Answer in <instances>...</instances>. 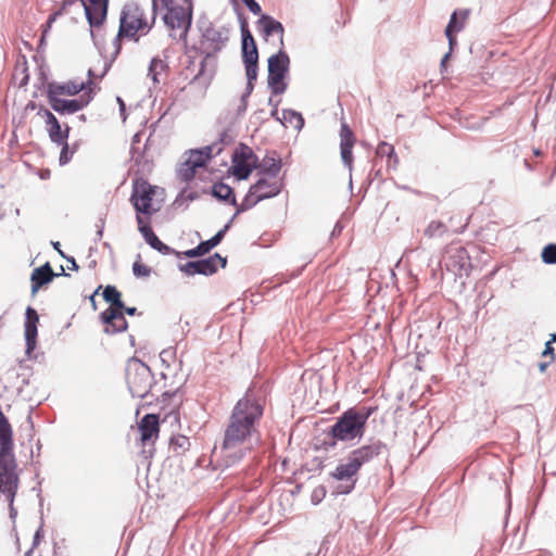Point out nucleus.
Here are the masks:
<instances>
[{
    "label": "nucleus",
    "instance_id": "obj_4",
    "mask_svg": "<svg viewBox=\"0 0 556 556\" xmlns=\"http://www.w3.org/2000/svg\"><path fill=\"white\" fill-rule=\"evenodd\" d=\"M201 38L199 42V51L203 54L198 73L191 79V84H199L206 88L216 72L215 55L219 53L229 40L228 28L220 26L215 27L211 22L200 26Z\"/></svg>",
    "mask_w": 556,
    "mask_h": 556
},
{
    "label": "nucleus",
    "instance_id": "obj_38",
    "mask_svg": "<svg viewBox=\"0 0 556 556\" xmlns=\"http://www.w3.org/2000/svg\"><path fill=\"white\" fill-rule=\"evenodd\" d=\"M541 257L544 264H556V243H548L542 250Z\"/></svg>",
    "mask_w": 556,
    "mask_h": 556
},
{
    "label": "nucleus",
    "instance_id": "obj_35",
    "mask_svg": "<svg viewBox=\"0 0 556 556\" xmlns=\"http://www.w3.org/2000/svg\"><path fill=\"white\" fill-rule=\"evenodd\" d=\"M50 140L55 144H62L68 138L70 127L66 125L65 129L61 128L60 123L52 127H47Z\"/></svg>",
    "mask_w": 556,
    "mask_h": 556
},
{
    "label": "nucleus",
    "instance_id": "obj_5",
    "mask_svg": "<svg viewBox=\"0 0 556 556\" xmlns=\"http://www.w3.org/2000/svg\"><path fill=\"white\" fill-rule=\"evenodd\" d=\"M372 414L371 407L349 408L337 421L329 428L328 434L331 437V446L336 445L334 440L352 441L362 439L368 418Z\"/></svg>",
    "mask_w": 556,
    "mask_h": 556
},
{
    "label": "nucleus",
    "instance_id": "obj_57",
    "mask_svg": "<svg viewBox=\"0 0 556 556\" xmlns=\"http://www.w3.org/2000/svg\"><path fill=\"white\" fill-rule=\"evenodd\" d=\"M26 71H27V68H26V67H24V68H23V74H24V76H23V78H22V79H21V81H20V87H23V86L27 85V83H28V80H29V75L26 73Z\"/></svg>",
    "mask_w": 556,
    "mask_h": 556
},
{
    "label": "nucleus",
    "instance_id": "obj_2",
    "mask_svg": "<svg viewBox=\"0 0 556 556\" xmlns=\"http://www.w3.org/2000/svg\"><path fill=\"white\" fill-rule=\"evenodd\" d=\"M263 404L255 397L252 389L236 403L220 446L225 466L230 467L239 463L251 450L249 441L256 431V422L263 416Z\"/></svg>",
    "mask_w": 556,
    "mask_h": 556
},
{
    "label": "nucleus",
    "instance_id": "obj_3",
    "mask_svg": "<svg viewBox=\"0 0 556 556\" xmlns=\"http://www.w3.org/2000/svg\"><path fill=\"white\" fill-rule=\"evenodd\" d=\"M384 450L386 444L377 440L351 451L330 472V477L339 482L334 488V493L350 494L355 489L357 473L362 466L371 462Z\"/></svg>",
    "mask_w": 556,
    "mask_h": 556
},
{
    "label": "nucleus",
    "instance_id": "obj_34",
    "mask_svg": "<svg viewBox=\"0 0 556 556\" xmlns=\"http://www.w3.org/2000/svg\"><path fill=\"white\" fill-rule=\"evenodd\" d=\"M377 155L388 157V166L395 167L399 163L393 146L388 142H380L376 150Z\"/></svg>",
    "mask_w": 556,
    "mask_h": 556
},
{
    "label": "nucleus",
    "instance_id": "obj_41",
    "mask_svg": "<svg viewBox=\"0 0 556 556\" xmlns=\"http://www.w3.org/2000/svg\"><path fill=\"white\" fill-rule=\"evenodd\" d=\"M42 538H43V518L41 516L40 517V526L37 529V531L35 532L34 538H33L31 548L28 552H26L25 556H29L33 553V549L40 544Z\"/></svg>",
    "mask_w": 556,
    "mask_h": 556
},
{
    "label": "nucleus",
    "instance_id": "obj_44",
    "mask_svg": "<svg viewBox=\"0 0 556 556\" xmlns=\"http://www.w3.org/2000/svg\"><path fill=\"white\" fill-rule=\"evenodd\" d=\"M38 115H41L42 117H45V121H46V124H47V127H52L54 125H58L59 124V121L58 118L54 116V114L52 112H50L48 109H40L38 111Z\"/></svg>",
    "mask_w": 556,
    "mask_h": 556
},
{
    "label": "nucleus",
    "instance_id": "obj_15",
    "mask_svg": "<svg viewBox=\"0 0 556 556\" xmlns=\"http://www.w3.org/2000/svg\"><path fill=\"white\" fill-rule=\"evenodd\" d=\"M235 215L219 229L211 239L201 241L195 248L182 252L186 257L194 258L208 253L212 249L217 247L224 239L226 232L230 229Z\"/></svg>",
    "mask_w": 556,
    "mask_h": 556
},
{
    "label": "nucleus",
    "instance_id": "obj_37",
    "mask_svg": "<svg viewBox=\"0 0 556 556\" xmlns=\"http://www.w3.org/2000/svg\"><path fill=\"white\" fill-rule=\"evenodd\" d=\"M195 170L197 168L192 164H188V161H185L178 168L177 176L180 180L189 182L193 179Z\"/></svg>",
    "mask_w": 556,
    "mask_h": 556
},
{
    "label": "nucleus",
    "instance_id": "obj_31",
    "mask_svg": "<svg viewBox=\"0 0 556 556\" xmlns=\"http://www.w3.org/2000/svg\"><path fill=\"white\" fill-rule=\"evenodd\" d=\"M282 125H290L296 130H301L304 126V118L301 113L291 110H282Z\"/></svg>",
    "mask_w": 556,
    "mask_h": 556
},
{
    "label": "nucleus",
    "instance_id": "obj_7",
    "mask_svg": "<svg viewBox=\"0 0 556 556\" xmlns=\"http://www.w3.org/2000/svg\"><path fill=\"white\" fill-rule=\"evenodd\" d=\"M126 381L129 392L134 397L144 399L149 395L154 396L152 392L154 386V376L150 367L137 357H131L126 366Z\"/></svg>",
    "mask_w": 556,
    "mask_h": 556
},
{
    "label": "nucleus",
    "instance_id": "obj_20",
    "mask_svg": "<svg viewBox=\"0 0 556 556\" xmlns=\"http://www.w3.org/2000/svg\"><path fill=\"white\" fill-rule=\"evenodd\" d=\"M355 143V137L346 123L341 124L340 128V154L343 164L351 170L353 164L352 149Z\"/></svg>",
    "mask_w": 556,
    "mask_h": 556
},
{
    "label": "nucleus",
    "instance_id": "obj_58",
    "mask_svg": "<svg viewBox=\"0 0 556 556\" xmlns=\"http://www.w3.org/2000/svg\"><path fill=\"white\" fill-rule=\"evenodd\" d=\"M112 60L111 61H105L104 62V67H103V72L101 73V75L99 76L100 78H103L105 76V74L109 72L111 65H112Z\"/></svg>",
    "mask_w": 556,
    "mask_h": 556
},
{
    "label": "nucleus",
    "instance_id": "obj_1",
    "mask_svg": "<svg viewBox=\"0 0 556 556\" xmlns=\"http://www.w3.org/2000/svg\"><path fill=\"white\" fill-rule=\"evenodd\" d=\"M160 7L166 10L163 22L170 30V36L186 41L192 23V0H152L151 20L137 2H127L121 12L117 37L138 41L139 36L147 35L152 28Z\"/></svg>",
    "mask_w": 556,
    "mask_h": 556
},
{
    "label": "nucleus",
    "instance_id": "obj_22",
    "mask_svg": "<svg viewBox=\"0 0 556 556\" xmlns=\"http://www.w3.org/2000/svg\"><path fill=\"white\" fill-rule=\"evenodd\" d=\"M222 151L223 148L219 147V143L214 142L201 149L190 150L189 156L186 161H188V164H192L195 168L203 167L213 155H218Z\"/></svg>",
    "mask_w": 556,
    "mask_h": 556
},
{
    "label": "nucleus",
    "instance_id": "obj_19",
    "mask_svg": "<svg viewBox=\"0 0 556 556\" xmlns=\"http://www.w3.org/2000/svg\"><path fill=\"white\" fill-rule=\"evenodd\" d=\"M39 321V315L37 311L30 306L26 308L25 312V342L26 350L25 353L29 356L36 348L37 344V325Z\"/></svg>",
    "mask_w": 556,
    "mask_h": 556
},
{
    "label": "nucleus",
    "instance_id": "obj_9",
    "mask_svg": "<svg viewBox=\"0 0 556 556\" xmlns=\"http://www.w3.org/2000/svg\"><path fill=\"white\" fill-rule=\"evenodd\" d=\"M268 66V86L273 93L281 94L287 90L285 78L289 74L290 58L283 49L270 55L267 61Z\"/></svg>",
    "mask_w": 556,
    "mask_h": 556
},
{
    "label": "nucleus",
    "instance_id": "obj_24",
    "mask_svg": "<svg viewBox=\"0 0 556 556\" xmlns=\"http://www.w3.org/2000/svg\"><path fill=\"white\" fill-rule=\"evenodd\" d=\"M56 276H59V274H55L52 270V267L48 262L40 267L35 268L30 276L31 293L36 294L42 286L51 282Z\"/></svg>",
    "mask_w": 556,
    "mask_h": 556
},
{
    "label": "nucleus",
    "instance_id": "obj_14",
    "mask_svg": "<svg viewBox=\"0 0 556 556\" xmlns=\"http://www.w3.org/2000/svg\"><path fill=\"white\" fill-rule=\"evenodd\" d=\"M444 265L446 269L455 276H462L463 273L468 274L470 268V258L465 248L458 247L450 249L444 257Z\"/></svg>",
    "mask_w": 556,
    "mask_h": 556
},
{
    "label": "nucleus",
    "instance_id": "obj_46",
    "mask_svg": "<svg viewBox=\"0 0 556 556\" xmlns=\"http://www.w3.org/2000/svg\"><path fill=\"white\" fill-rule=\"evenodd\" d=\"M136 219L138 223V230L142 235L143 239H146L151 232H153V229L149 224L143 223L141 214H137Z\"/></svg>",
    "mask_w": 556,
    "mask_h": 556
},
{
    "label": "nucleus",
    "instance_id": "obj_13",
    "mask_svg": "<svg viewBox=\"0 0 556 556\" xmlns=\"http://www.w3.org/2000/svg\"><path fill=\"white\" fill-rule=\"evenodd\" d=\"M47 98L53 111L61 115H70L86 108L93 99V91L89 89L80 98L71 100L54 96H47Z\"/></svg>",
    "mask_w": 556,
    "mask_h": 556
},
{
    "label": "nucleus",
    "instance_id": "obj_6",
    "mask_svg": "<svg viewBox=\"0 0 556 556\" xmlns=\"http://www.w3.org/2000/svg\"><path fill=\"white\" fill-rule=\"evenodd\" d=\"M102 296L111 305L100 314V319L105 325L104 332L115 334L127 330L128 323L123 315L124 302L121 292L115 286L108 285Z\"/></svg>",
    "mask_w": 556,
    "mask_h": 556
},
{
    "label": "nucleus",
    "instance_id": "obj_61",
    "mask_svg": "<svg viewBox=\"0 0 556 556\" xmlns=\"http://www.w3.org/2000/svg\"><path fill=\"white\" fill-rule=\"evenodd\" d=\"M277 105L278 104L276 103L274 109H273V111L270 112V115L281 123L282 122V117H279V115H278Z\"/></svg>",
    "mask_w": 556,
    "mask_h": 556
},
{
    "label": "nucleus",
    "instance_id": "obj_10",
    "mask_svg": "<svg viewBox=\"0 0 556 556\" xmlns=\"http://www.w3.org/2000/svg\"><path fill=\"white\" fill-rule=\"evenodd\" d=\"M18 485L16 458L0 459V498L14 503Z\"/></svg>",
    "mask_w": 556,
    "mask_h": 556
},
{
    "label": "nucleus",
    "instance_id": "obj_59",
    "mask_svg": "<svg viewBox=\"0 0 556 556\" xmlns=\"http://www.w3.org/2000/svg\"><path fill=\"white\" fill-rule=\"evenodd\" d=\"M127 314V315H130V316H134L136 313H137V308L136 307H127L124 305V308H123V315L124 314Z\"/></svg>",
    "mask_w": 556,
    "mask_h": 556
},
{
    "label": "nucleus",
    "instance_id": "obj_51",
    "mask_svg": "<svg viewBox=\"0 0 556 556\" xmlns=\"http://www.w3.org/2000/svg\"><path fill=\"white\" fill-rule=\"evenodd\" d=\"M144 241L153 249L154 245L160 241V239L153 231L144 239Z\"/></svg>",
    "mask_w": 556,
    "mask_h": 556
},
{
    "label": "nucleus",
    "instance_id": "obj_62",
    "mask_svg": "<svg viewBox=\"0 0 556 556\" xmlns=\"http://www.w3.org/2000/svg\"><path fill=\"white\" fill-rule=\"evenodd\" d=\"M341 231H342V226L339 223H337L331 232V237L339 235Z\"/></svg>",
    "mask_w": 556,
    "mask_h": 556
},
{
    "label": "nucleus",
    "instance_id": "obj_45",
    "mask_svg": "<svg viewBox=\"0 0 556 556\" xmlns=\"http://www.w3.org/2000/svg\"><path fill=\"white\" fill-rule=\"evenodd\" d=\"M61 146H62V150L60 153L59 162L61 165H65L71 161V159L73 156V152L70 151L67 140H65Z\"/></svg>",
    "mask_w": 556,
    "mask_h": 556
},
{
    "label": "nucleus",
    "instance_id": "obj_12",
    "mask_svg": "<svg viewBox=\"0 0 556 556\" xmlns=\"http://www.w3.org/2000/svg\"><path fill=\"white\" fill-rule=\"evenodd\" d=\"M217 263L224 268L227 264V258L220 254L215 253L212 256L198 261H189L178 266L179 270L185 273L187 276L204 275L210 276L217 271Z\"/></svg>",
    "mask_w": 556,
    "mask_h": 556
},
{
    "label": "nucleus",
    "instance_id": "obj_55",
    "mask_svg": "<svg viewBox=\"0 0 556 556\" xmlns=\"http://www.w3.org/2000/svg\"><path fill=\"white\" fill-rule=\"evenodd\" d=\"M8 504H9V517L13 522H15V519L17 517V509L14 507V503L8 502Z\"/></svg>",
    "mask_w": 556,
    "mask_h": 556
},
{
    "label": "nucleus",
    "instance_id": "obj_64",
    "mask_svg": "<svg viewBox=\"0 0 556 556\" xmlns=\"http://www.w3.org/2000/svg\"><path fill=\"white\" fill-rule=\"evenodd\" d=\"M451 55V52H447L443 55L442 60H441V67H444L445 66V63L447 62L448 58Z\"/></svg>",
    "mask_w": 556,
    "mask_h": 556
},
{
    "label": "nucleus",
    "instance_id": "obj_48",
    "mask_svg": "<svg viewBox=\"0 0 556 556\" xmlns=\"http://www.w3.org/2000/svg\"><path fill=\"white\" fill-rule=\"evenodd\" d=\"M251 13L258 15L262 12L261 5L255 0H241Z\"/></svg>",
    "mask_w": 556,
    "mask_h": 556
},
{
    "label": "nucleus",
    "instance_id": "obj_30",
    "mask_svg": "<svg viewBox=\"0 0 556 556\" xmlns=\"http://www.w3.org/2000/svg\"><path fill=\"white\" fill-rule=\"evenodd\" d=\"M257 167V163H243L232 160L231 172L238 180H245L249 178L253 169Z\"/></svg>",
    "mask_w": 556,
    "mask_h": 556
},
{
    "label": "nucleus",
    "instance_id": "obj_36",
    "mask_svg": "<svg viewBox=\"0 0 556 556\" xmlns=\"http://www.w3.org/2000/svg\"><path fill=\"white\" fill-rule=\"evenodd\" d=\"M240 30H241V47L252 48L255 43L254 37L252 36L248 22L242 14H239Z\"/></svg>",
    "mask_w": 556,
    "mask_h": 556
},
{
    "label": "nucleus",
    "instance_id": "obj_25",
    "mask_svg": "<svg viewBox=\"0 0 556 556\" xmlns=\"http://www.w3.org/2000/svg\"><path fill=\"white\" fill-rule=\"evenodd\" d=\"M258 24L262 25L263 34L265 37L278 35L280 45L283 46L285 28L279 21L275 20L270 15L263 14L258 20Z\"/></svg>",
    "mask_w": 556,
    "mask_h": 556
},
{
    "label": "nucleus",
    "instance_id": "obj_39",
    "mask_svg": "<svg viewBox=\"0 0 556 556\" xmlns=\"http://www.w3.org/2000/svg\"><path fill=\"white\" fill-rule=\"evenodd\" d=\"M253 89H254V83L247 81L245 91L242 93V96L240 98V104L238 105V109H237L238 116L243 115L245 113L247 108H248V99L251 96Z\"/></svg>",
    "mask_w": 556,
    "mask_h": 556
},
{
    "label": "nucleus",
    "instance_id": "obj_11",
    "mask_svg": "<svg viewBox=\"0 0 556 556\" xmlns=\"http://www.w3.org/2000/svg\"><path fill=\"white\" fill-rule=\"evenodd\" d=\"M156 191L157 187L150 185L143 179L134 182L130 201L137 214L151 216L160 210V206L154 207L152 203Z\"/></svg>",
    "mask_w": 556,
    "mask_h": 556
},
{
    "label": "nucleus",
    "instance_id": "obj_28",
    "mask_svg": "<svg viewBox=\"0 0 556 556\" xmlns=\"http://www.w3.org/2000/svg\"><path fill=\"white\" fill-rule=\"evenodd\" d=\"M212 195L219 201L228 202L229 204L236 206L237 208L240 206L237 203L233 189L224 182H217L213 185Z\"/></svg>",
    "mask_w": 556,
    "mask_h": 556
},
{
    "label": "nucleus",
    "instance_id": "obj_56",
    "mask_svg": "<svg viewBox=\"0 0 556 556\" xmlns=\"http://www.w3.org/2000/svg\"><path fill=\"white\" fill-rule=\"evenodd\" d=\"M62 14H63V11L61 9H59L52 15H50V17L47 22V27L49 28L51 26V24L55 21V18Z\"/></svg>",
    "mask_w": 556,
    "mask_h": 556
},
{
    "label": "nucleus",
    "instance_id": "obj_49",
    "mask_svg": "<svg viewBox=\"0 0 556 556\" xmlns=\"http://www.w3.org/2000/svg\"><path fill=\"white\" fill-rule=\"evenodd\" d=\"M325 493H326V491L323 486L315 489L312 494L313 504H318L321 501V498L325 496Z\"/></svg>",
    "mask_w": 556,
    "mask_h": 556
},
{
    "label": "nucleus",
    "instance_id": "obj_53",
    "mask_svg": "<svg viewBox=\"0 0 556 556\" xmlns=\"http://www.w3.org/2000/svg\"><path fill=\"white\" fill-rule=\"evenodd\" d=\"M96 227L98 228L97 230V238L96 240H101L102 236H103V229H104V219L103 218H100L96 225Z\"/></svg>",
    "mask_w": 556,
    "mask_h": 556
},
{
    "label": "nucleus",
    "instance_id": "obj_16",
    "mask_svg": "<svg viewBox=\"0 0 556 556\" xmlns=\"http://www.w3.org/2000/svg\"><path fill=\"white\" fill-rule=\"evenodd\" d=\"M86 18L91 27L102 25L108 13L109 0H80Z\"/></svg>",
    "mask_w": 556,
    "mask_h": 556
},
{
    "label": "nucleus",
    "instance_id": "obj_43",
    "mask_svg": "<svg viewBox=\"0 0 556 556\" xmlns=\"http://www.w3.org/2000/svg\"><path fill=\"white\" fill-rule=\"evenodd\" d=\"M153 250H156L159 251L161 254L163 255H170V254H175L177 255L178 257H180L181 255H184L182 253L180 252H177L176 250H174L173 248H170L169 245L163 243L161 240L154 245Z\"/></svg>",
    "mask_w": 556,
    "mask_h": 556
},
{
    "label": "nucleus",
    "instance_id": "obj_60",
    "mask_svg": "<svg viewBox=\"0 0 556 556\" xmlns=\"http://www.w3.org/2000/svg\"><path fill=\"white\" fill-rule=\"evenodd\" d=\"M51 244L53 249L56 250L62 257H65L64 253L61 250V244L59 241H52Z\"/></svg>",
    "mask_w": 556,
    "mask_h": 556
},
{
    "label": "nucleus",
    "instance_id": "obj_23",
    "mask_svg": "<svg viewBox=\"0 0 556 556\" xmlns=\"http://www.w3.org/2000/svg\"><path fill=\"white\" fill-rule=\"evenodd\" d=\"M242 61L245 67L247 81L254 83L258 71V51L256 45L251 48L241 47Z\"/></svg>",
    "mask_w": 556,
    "mask_h": 556
},
{
    "label": "nucleus",
    "instance_id": "obj_18",
    "mask_svg": "<svg viewBox=\"0 0 556 556\" xmlns=\"http://www.w3.org/2000/svg\"><path fill=\"white\" fill-rule=\"evenodd\" d=\"M92 83L90 81H66V83H56L51 81L47 85V96H54V97H61V96H76L83 90H89L91 89L90 86Z\"/></svg>",
    "mask_w": 556,
    "mask_h": 556
},
{
    "label": "nucleus",
    "instance_id": "obj_63",
    "mask_svg": "<svg viewBox=\"0 0 556 556\" xmlns=\"http://www.w3.org/2000/svg\"><path fill=\"white\" fill-rule=\"evenodd\" d=\"M65 258L71 263V266H72L71 269H73V270H77L78 269V265H77V263H76L74 257H66L65 256Z\"/></svg>",
    "mask_w": 556,
    "mask_h": 556
},
{
    "label": "nucleus",
    "instance_id": "obj_52",
    "mask_svg": "<svg viewBox=\"0 0 556 556\" xmlns=\"http://www.w3.org/2000/svg\"><path fill=\"white\" fill-rule=\"evenodd\" d=\"M445 36L448 41V48H450L448 52H452L454 50V48L457 46L456 34H448Z\"/></svg>",
    "mask_w": 556,
    "mask_h": 556
},
{
    "label": "nucleus",
    "instance_id": "obj_17",
    "mask_svg": "<svg viewBox=\"0 0 556 556\" xmlns=\"http://www.w3.org/2000/svg\"><path fill=\"white\" fill-rule=\"evenodd\" d=\"M15 458L13 429L9 419L0 409V459Z\"/></svg>",
    "mask_w": 556,
    "mask_h": 556
},
{
    "label": "nucleus",
    "instance_id": "obj_50",
    "mask_svg": "<svg viewBox=\"0 0 556 556\" xmlns=\"http://www.w3.org/2000/svg\"><path fill=\"white\" fill-rule=\"evenodd\" d=\"M553 342H554V341H552V339H551L549 341H547V342L545 343V348H544V350H543V352H542V356H543V357L551 356V359H552V361H553V359H554V357H555V355H554V348L552 346V343H553Z\"/></svg>",
    "mask_w": 556,
    "mask_h": 556
},
{
    "label": "nucleus",
    "instance_id": "obj_54",
    "mask_svg": "<svg viewBox=\"0 0 556 556\" xmlns=\"http://www.w3.org/2000/svg\"><path fill=\"white\" fill-rule=\"evenodd\" d=\"M116 100H117V103H118V106H119L121 116L125 121L126 119V104H125L124 100L121 97H117Z\"/></svg>",
    "mask_w": 556,
    "mask_h": 556
},
{
    "label": "nucleus",
    "instance_id": "obj_33",
    "mask_svg": "<svg viewBox=\"0 0 556 556\" xmlns=\"http://www.w3.org/2000/svg\"><path fill=\"white\" fill-rule=\"evenodd\" d=\"M448 227L440 222V220H431L426 229L424 230V235L429 238H442L445 233H447Z\"/></svg>",
    "mask_w": 556,
    "mask_h": 556
},
{
    "label": "nucleus",
    "instance_id": "obj_32",
    "mask_svg": "<svg viewBox=\"0 0 556 556\" xmlns=\"http://www.w3.org/2000/svg\"><path fill=\"white\" fill-rule=\"evenodd\" d=\"M232 160L243 162V163H257V161H258V159L255 155V153L253 152V150L244 143H240L236 148V150L232 154Z\"/></svg>",
    "mask_w": 556,
    "mask_h": 556
},
{
    "label": "nucleus",
    "instance_id": "obj_40",
    "mask_svg": "<svg viewBox=\"0 0 556 556\" xmlns=\"http://www.w3.org/2000/svg\"><path fill=\"white\" fill-rule=\"evenodd\" d=\"M170 445L176 452H178L188 450L190 443L187 437L178 435L177 438H172Z\"/></svg>",
    "mask_w": 556,
    "mask_h": 556
},
{
    "label": "nucleus",
    "instance_id": "obj_47",
    "mask_svg": "<svg viewBox=\"0 0 556 556\" xmlns=\"http://www.w3.org/2000/svg\"><path fill=\"white\" fill-rule=\"evenodd\" d=\"M233 139V135L230 134V131L227 129L219 135V138L216 142H218L219 147L224 149L225 146L232 143Z\"/></svg>",
    "mask_w": 556,
    "mask_h": 556
},
{
    "label": "nucleus",
    "instance_id": "obj_26",
    "mask_svg": "<svg viewBox=\"0 0 556 556\" xmlns=\"http://www.w3.org/2000/svg\"><path fill=\"white\" fill-rule=\"evenodd\" d=\"M470 11L468 9L465 10H455L450 17V21L445 27V35L448 34H457L462 31L465 27L466 21L469 16Z\"/></svg>",
    "mask_w": 556,
    "mask_h": 556
},
{
    "label": "nucleus",
    "instance_id": "obj_42",
    "mask_svg": "<svg viewBox=\"0 0 556 556\" xmlns=\"http://www.w3.org/2000/svg\"><path fill=\"white\" fill-rule=\"evenodd\" d=\"M132 273L136 277H148L151 274V268L140 262H135Z\"/></svg>",
    "mask_w": 556,
    "mask_h": 556
},
{
    "label": "nucleus",
    "instance_id": "obj_21",
    "mask_svg": "<svg viewBox=\"0 0 556 556\" xmlns=\"http://www.w3.org/2000/svg\"><path fill=\"white\" fill-rule=\"evenodd\" d=\"M140 440L143 445L154 442L159 438L160 424L159 416L155 414H147L138 424Z\"/></svg>",
    "mask_w": 556,
    "mask_h": 556
},
{
    "label": "nucleus",
    "instance_id": "obj_27",
    "mask_svg": "<svg viewBox=\"0 0 556 556\" xmlns=\"http://www.w3.org/2000/svg\"><path fill=\"white\" fill-rule=\"evenodd\" d=\"M257 169L261 174L266 175L270 179L277 178L281 169V160L273 155H266L262 162H257Z\"/></svg>",
    "mask_w": 556,
    "mask_h": 556
},
{
    "label": "nucleus",
    "instance_id": "obj_8",
    "mask_svg": "<svg viewBox=\"0 0 556 556\" xmlns=\"http://www.w3.org/2000/svg\"><path fill=\"white\" fill-rule=\"evenodd\" d=\"M281 189L282 182L277 180V178H260L254 185L250 187L243 201L233 215L237 216L238 214L252 208L258 202L278 195L281 192Z\"/></svg>",
    "mask_w": 556,
    "mask_h": 556
},
{
    "label": "nucleus",
    "instance_id": "obj_29",
    "mask_svg": "<svg viewBox=\"0 0 556 556\" xmlns=\"http://www.w3.org/2000/svg\"><path fill=\"white\" fill-rule=\"evenodd\" d=\"M168 68L167 63L162 60L160 56H154L150 61L148 68V76L152 79L153 84L156 85L160 83L159 77L165 73Z\"/></svg>",
    "mask_w": 556,
    "mask_h": 556
}]
</instances>
